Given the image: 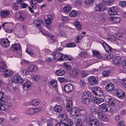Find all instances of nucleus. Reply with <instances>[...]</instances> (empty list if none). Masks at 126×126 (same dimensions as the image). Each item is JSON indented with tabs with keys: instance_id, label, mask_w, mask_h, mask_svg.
I'll use <instances>...</instances> for the list:
<instances>
[{
	"instance_id": "49530a36",
	"label": "nucleus",
	"mask_w": 126,
	"mask_h": 126,
	"mask_svg": "<svg viewBox=\"0 0 126 126\" xmlns=\"http://www.w3.org/2000/svg\"><path fill=\"white\" fill-rule=\"evenodd\" d=\"M50 84L54 87H56L57 86V81L54 80H52L50 82Z\"/></svg>"
},
{
	"instance_id": "ea45409f",
	"label": "nucleus",
	"mask_w": 126,
	"mask_h": 126,
	"mask_svg": "<svg viewBox=\"0 0 126 126\" xmlns=\"http://www.w3.org/2000/svg\"><path fill=\"white\" fill-rule=\"evenodd\" d=\"M104 100L103 99L100 98H97L95 100V102L97 104L99 105L103 102Z\"/></svg>"
},
{
	"instance_id": "5fc2aeb1",
	"label": "nucleus",
	"mask_w": 126,
	"mask_h": 126,
	"mask_svg": "<svg viewBox=\"0 0 126 126\" xmlns=\"http://www.w3.org/2000/svg\"><path fill=\"white\" fill-rule=\"evenodd\" d=\"M81 119L80 118H78L77 119V122L76 124V126H81L82 123L81 122Z\"/></svg>"
},
{
	"instance_id": "e2e57ef3",
	"label": "nucleus",
	"mask_w": 126,
	"mask_h": 126,
	"mask_svg": "<svg viewBox=\"0 0 126 126\" xmlns=\"http://www.w3.org/2000/svg\"><path fill=\"white\" fill-rule=\"evenodd\" d=\"M51 20L48 18L47 19H46L45 21V22L47 25H50L52 23Z\"/></svg>"
},
{
	"instance_id": "a211bd4d",
	"label": "nucleus",
	"mask_w": 126,
	"mask_h": 126,
	"mask_svg": "<svg viewBox=\"0 0 126 126\" xmlns=\"http://www.w3.org/2000/svg\"><path fill=\"white\" fill-rule=\"evenodd\" d=\"M28 71L31 72H35L37 70V67L33 64L29 65L28 66Z\"/></svg>"
},
{
	"instance_id": "4c0bfd02",
	"label": "nucleus",
	"mask_w": 126,
	"mask_h": 126,
	"mask_svg": "<svg viewBox=\"0 0 126 126\" xmlns=\"http://www.w3.org/2000/svg\"><path fill=\"white\" fill-rule=\"evenodd\" d=\"M91 95V93L89 92H87L84 93L82 94V98H89Z\"/></svg>"
},
{
	"instance_id": "6e6d98bb",
	"label": "nucleus",
	"mask_w": 126,
	"mask_h": 126,
	"mask_svg": "<svg viewBox=\"0 0 126 126\" xmlns=\"http://www.w3.org/2000/svg\"><path fill=\"white\" fill-rule=\"evenodd\" d=\"M12 8L14 10H17L19 8L18 6L16 3H13L12 5Z\"/></svg>"
},
{
	"instance_id": "bf43d9fd",
	"label": "nucleus",
	"mask_w": 126,
	"mask_h": 126,
	"mask_svg": "<svg viewBox=\"0 0 126 126\" xmlns=\"http://www.w3.org/2000/svg\"><path fill=\"white\" fill-rule=\"evenodd\" d=\"M75 4L77 6H79L81 5L82 2L80 0H77L75 2Z\"/></svg>"
},
{
	"instance_id": "6e6552de",
	"label": "nucleus",
	"mask_w": 126,
	"mask_h": 126,
	"mask_svg": "<svg viewBox=\"0 0 126 126\" xmlns=\"http://www.w3.org/2000/svg\"><path fill=\"white\" fill-rule=\"evenodd\" d=\"M34 25L38 28H41L44 25L42 20L40 19H37L34 20Z\"/></svg>"
},
{
	"instance_id": "9d476101",
	"label": "nucleus",
	"mask_w": 126,
	"mask_h": 126,
	"mask_svg": "<svg viewBox=\"0 0 126 126\" xmlns=\"http://www.w3.org/2000/svg\"><path fill=\"white\" fill-rule=\"evenodd\" d=\"M64 56V55L62 54V53L57 52L54 54V58L56 61H62L63 60Z\"/></svg>"
},
{
	"instance_id": "cd10ccee",
	"label": "nucleus",
	"mask_w": 126,
	"mask_h": 126,
	"mask_svg": "<svg viewBox=\"0 0 126 126\" xmlns=\"http://www.w3.org/2000/svg\"><path fill=\"white\" fill-rule=\"evenodd\" d=\"M98 62L96 61V59H92L89 61H87L86 63L87 65H86L87 67L89 66L90 65L92 64H93L97 62Z\"/></svg>"
},
{
	"instance_id": "a19ab883",
	"label": "nucleus",
	"mask_w": 126,
	"mask_h": 126,
	"mask_svg": "<svg viewBox=\"0 0 126 126\" xmlns=\"http://www.w3.org/2000/svg\"><path fill=\"white\" fill-rule=\"evenodd\" d=\"M97 92H95L96 94L95 95L98 96H101L104 94V92L103 90L100 88Z\"/></svg>"
},
{
	"instance_id": "aec40b11",
	"label": "nucleus",
	"mask_w": 126,
	"mask_h": 126,
	"mask_svg": "<svg viewBox=\"0 0 126 126\" xmlns=\"http://www.w3.org/2000/svg\"><path fill=\"white\" fill-rule=\"evenodd\" d=\"M21 47V46L19 44H16L13 45L11 47V49L13 51L19 50Z\"/></svg>"
},
{
	"instance_id": "c756f323",
	"label": "nucleus",
	"mask_w": 126,
	"mask_h": 126,
	"mask_svg": "<svg viewBox=\"0 0 126 126\" xmlns=\"http://www.w3.org/2000/svg\"><path fill=\"white\" fill-rule=\"evenodd\" d=\"M79 72V71L78 69H74L71 73V76H72V77L73 78L75 77L78 74Z\"/></svg>"
},
{
	"instance_id": "6ab92c4d",
	"label": "nucleus",
	"mask_w": 126,
	"mask_h": 126,
	"mask_svg": "<svg viewBox=\"0 0 126 126\" xmlns=\"http://www.w3.org/2000/svg\"><path fill=\"white\" fill-rule=\"evenodd\" d=\"M102 45L107 52H109L112 51V48L105 42L103 43Z\"/></svg>"
},
{
	"instance_id": "dca6fc26",
	"label": "nucleus",
	"mask_w": 126,
	"mask_h": 126,
	"mask_svg": "<svg viewBox=\"0 0 126 126\" xmlns=\"http://www.w3.org/2000/svg\"><path fill=\"white\" fill-rule=\"evenodd\" d=\"M10 14V12L8 10H1L0 12V16L2 18H5Z\"/></svg>"
},
{
	"instance_id": "3c124183",
	"label": "nucleus",
	"mask_w": 126,
	"mask_h": 126,
	"mask_svg": "<svg viewBox=\"0 0 126 126\" xmlns=\"http://www.w3.org/2000/svg\"><path fill=\"white\" fill-rule=\"evenodd\" d=\"M39 101L37 99H35L33 100L32 102V103L33 106H37L39 103Z\"/></svg>"
},
{
	"instance_id": "f257e3e1",
	"label": "nucleus",
	"mask_w": 126,
	"mask_h": 126,
	"mask_svg": "<svg viewBox=\"0 0 126 126\" xmlns=\"http://www.w3.org/2000/svg\"><path fill=\"white\" fill-rule=\"evenodd\" d=\"M26 52L32 57L36 56L40 53L39 49L37 48H34L33 50L31 48H27L26 49Z\"/></svg>"
},
{
	"instance_id": "79ce46f5",
	"label": "nucleus",
	"mask_w": 126,
	"mask_h": 126,
	"mask_svg": "<svg viewBox=\"0 0 126 126\" xmlns=\"http://www.w3.org/2000/svg\"><path fill=\"white\" fill-rule=\"evenodd\" d=\"M125 94L124 92L121 90H119V92L117 95L119 97H123L124 96Z\"/></svg>"
},
{
	"instance_id": "0eeeda50",
	"label": "nucleus",
	"mask_w": 126,
	"mask_h": 126,
	"mask_svg": "<svg viewBox=\"0 0 126 126\" xmlns=\"http://www.w3.org/2000/svg\"><path fill=\"white\" fill-rule=\"evenodd\" d=\"M10 42L8 39L6 38L2 39L0 41L1 45L5 47H7L9 46Z\"/></svg>"
},
{
	"instance_id": "f8f14e48",
	"label": "nucleus",
	"mask_w": 126,
	"mask_h": 126,
	"mask_svg": "<svg viewBox=\"0 0 126 126\" xmlns=\"http://www.w3.org/2000/svg\"><path fill=\"white\" fill-rule=\"evenodd\" d=\"M118 11L117 8L112 7L110 8L108 11V13L110 15H116L117 14Z\"/></svg>"
},
{
	"instance_id": "473e14b6",
	"label": "nucleus",
	"mask_w": 126,
	"mask_h": 126,
	"mask_svg": "<svg viewBox=\"0 0 126 126\" xmlns=\"http://www.w3.org/2000/svg\"><path fill=\"white\" fill-rule=\"evenodd\" d=\"M82 98L81 101L83 104L85 105H88L90 103L89 98L87 97L86 98Z\"/></svg>"
},
{
	"instance_id": "4468645a",
	"label": "nucleus",
	"mask_w": 126,
	"mask_h": 126,
	"mask_svg": "<svg viewBox=\"0 0 126 126\" xmlns=\"http://www.w3.org/2000/svg\"><path fill=\"white\" fill-rule=\"evenodd\" d=\"M73 24L78 31H80L81 30L82 28V25L78 19H76L73 22Z\"/></svg>"
},
{
	"instance_id": "1a4fd4ad",
	"label": "nucleus",
	"mask_w": 126,
	"mask_h": 126,
	"mask_svg": "<svg viewBox=\"0 0 126 126\" xmlns=\"http://www.w3.org/2000/svg\"><path fill=\"white\" fill-rule=\"evenodd\" d=\"M71 123V120L70 119L65 122L63 121L59 122L56 124L55 126H70Z\"/></svg>"
},
{
	"instance_id": "bb28decb",
	"label": "nucleus",
	"mask_w": 126,
	"mask_h": 126,
	"mask_svg": "<svg viewBox=\"0 0 126 126\" xmlns=\"http://www.w3.org/2000/svg\"><path fill=\"white\" fill-rule=\"evenodd\" d=\"M55 74L57 75L62 76L65 74V72L64 70L63 69H60L55 71Z\"/></svg>"
},
{
	"instance_id": "4d7b16f0",
	"label": "nucleus",
	"mask_w": 126,
	"mask_h": 126,
	"mask_svg": "<svg viewBox=\"0 0 126 126\" xmlns=\"http://www.w3.org/2000/svg\"><path fill=\"white\" fill-rule=\"evenodd\" d=\"M95 0H87L86 2L88 3L89 5L93 6L94 4V2Z\"/></svg>"
},
{
	"instance_id": "c9c22d12",
	"label": "nucleus",
	"mask_w": 126,
	"mask_h": 126,
	"mask_svg": "<svg viewBox=\"0 0 126 126\" xmlns=\"http://www.w3.org/2000/svg\"><path fill=\"white\" fill-rule=\"evenodd\" d=\"M54 110L57 112L60 113L62 110V108L59 105H56L54 108Z\"/></svg>"
},
{
	"instance_id": "7ed1b4c3",
	"label": "nucleus",
	"mask_w": 126,
	"mask_h": 126,
	"mask_svg": "<svg viewBox=\"0 0 126 126\" xmlns=\"http://www.w3.org/2000/svg\"><path fill=\"white\" fill-rule=\"evenodd\" d=\"M100 110L104 112H108L111 110L110 106L106 104H103L101 105L99 107Z\"/></svg>"
},
{
	"instance_id": "338daca9",
	"label": "nucleus",
	"mask_w": 126,
	"mask_h": 126,
	"mask_svg": "<svg viewBox=\"0 0 126 126\" xmlns=\"http://www.w3.org/2000/svg\"><path fill=\"white\" fill-rule=\"evenodd\" d=\"M119 5L121 7H124L126 5V1H121L119 3Z\"/></svg>"
},
{
	"instance_id": "2eb2a0df",
	"label": "nucleus",
	"mask_w": 126,
	"mask_h": 126,
	"mask_svg": "<svg viewBox=\"0 0 126 126\" xmlns=\"http://www.w3.org/2000/svg\"><path fill=\"white\" fill-rule=\"evenodd\" d=\"M105 9V7L102 3L96 5L95 7V10L97 12H102Z\"/></svg>"
},
{
	"instance_id": "72a5a7b5",
	"label": "nucleus",
	"mask_w": 126,
	"mask_h": 126,
	"mask_svg": "<svg viewBox=\"0 0 126 126\" xmlns=\"http://www.w3.org/2000/svg\"><path fill=\"white\" fill-rule=\"evenodd\" d=\"M110 20H111L112 22H114L118 23L120 20V18L119 17H110L109 18Z\"/></svg>"
},
{
	"instance_id": "a878e982",
	"label": "nucleus",
	"mask_w": 126,
	"mask_h": 126,
	"mask_svg": "<svg viewBox=\"0 0 126 126\" xmlns=\"http://www.w3.org/2000/svg\"><path fill=\"white\" fill-rule=\"evenodd\" d=\"M109 96H108L107 97L108 98L107 99V102L109 103V104L112 107L114 106L115 104V102L114 100L112 99L110 97L109 98Z\"/></svg>"
},
{
	"instance_id": "b1692460",
	"label": "nucleus",
	"mask_w": 126,
	"mask_h": 126,
	"mask_svg": "<svg viewBox=\"0 0 126 126\" xmlns=\"http://www.w3.org/2000/svg\"><path fill=\"white\" fill-rule=\"evenodd\" d=\"M114 88V86L112 83L108 84L106 87V89L107 91L109 92L112 91Z\"/></svg>"
},
{
	"instance_id": "0e129e2a",
	"label": "nucleus",
	"mask_w": 126,
	"mask_h": 126,
	"mask_svg": "<svg viewBox=\"0 0 126 126\" xmlns=\"http://www.w3.org/2000/svg\"><path fill=\"white\" fill-rule=\"evenodd\" d=\"M88 74L89 73L88 71H84L82 72L81 73V75L82 77H84L88 76Z\"/></svg>"
},
{
	"instance_id": "412c9836",
	"label": "nucleus",
	"mask_w": 126,
	"mask_h": 126,
	"mask_svg": "<svg viewBox=\"0 0 126 126\" xmlns=\"http://www.w3.org/2000/svg\"><path fill=\"white\" fill-rule=\"evenodd\" d=\"M93 54L94 56H96V58L99 59V60L97 62L100 61V60L102 58V56L101 55L99 52L98 51L96 50H94L92 51Z\"/></svg>"
},
{
	"instance_id": "f704fd0d",
	"label": "nucleus",
	"mask_w": 126,
	"mask_h": 126,
	"mask_svg": "<svg viewBox=\"0 0 126 126\" xmlns=\"http://www.w3.org/2000/svg\"><path fill=\"white\" fill-rule=\"evenodd\" d=\"M110 70H108L103 71L102 72L103 76L104 77H108L110 76Z\"/></svg>"
},
{
	"instance_id": "e433bc0d",
	"label": "nucleus",
	"mask_w": 126,
	"mask_h": 126,
	"mask_svg": "<svg viewBox=\"0 0 126 126\" xmlns=\"http://www.w3.org/2000/svg\"><path fill=\"white\" fill-rule=\"evenodd\" d=\"M50 51L48 49H45L42 50L40 53L41 55L45 56L49 53Z\"/></svg>"
},
{
	"instance_id": "13d9d810",
	"label": "nucleus",
	"mask_w": 126,
	"mask_h": 126,
	"mask_svg": "<svg viewBox=\"0 0 126 126\" xmlns=\"http://www.w3.org/2000/svg\"><path fill=\"white\" fill-rule=\"evenodd\" d=\"M27 71L26 70L24 69L20 71V74L23 76H26L27 75Z\"/></svg>"
},
{
	"instance_id": "393cba45",
	"label": "nucleus",
	"mask_w": 126,
	"mask_h": 126,
	"mask_svg": "<svg viewBox=\"0 0 126 126\" xmlns=\"http://www.w3.org/2000/svg\"><path fill=\"white\" fill-rule=\"evenodd\" d=\"M7 68L6 64L0 61V71L3 72L5 71Z\"/></svg>"
},
{
	"instance_id": "864d4df0",
	"label": "nucleus",
	"mask_w": 126,
	"mask_h": 126,
	"mask_svg": "<svg viewBox=\"0 0 126 126\" xmlns=\"http://www.w3.org/2000/svg\"><path fill=\"white\" fill-rule=\"evenodd\" d=\"M33 109L31 108L27 110L26 111V113L28 115H32L33 114Z\"/></svg>"
},
{
	"instance_id": "ddd939ff",
	"label": "nucleus",
	"mask_w": 126,
	"mask_h": 126,
	"mask_svg": "<svg viewBox=\"0 0 126 126\" xmlns=\"http://www.w3.org/2000/svg\"><path fill=\"white\" fill-rule=\"evenodd\" d=\"M89 80L91 84H97L98 83V80L94 76H91L89 77Z\"/></svg>"
},
{
	"instance_id": "4be33fe9",
	"label": "nucleus",
	"mask_w": 126,
	"mask_h": 126,
	"mask_svg": "<svg viewBox=\"0 0 126 126\" xmlns=\"http://www.w3.org/2000/svg\"><path fill=\"white\" fill-rule=\"evenodd\" d=\"M4 72V73L3 74V76L6 78L10 77L12 75L13 73L12 71L6 69L5 70V71Z\"/></svg>"
},
{
	"instance_id": "69168bd1",
	"label": "nucleus",
	"mask_w": 126,
	"mask_h": 126,
	"mask_svg": "<svg viewBox=\"0 0 126 126\" xmlns=\"http://www.w3.org/2000/svg\"><path fill=\"white\" fill-rule=\"evenodd\" d=\"M78 14V12L74 10H73L71 11V17H74L76 16Z\"/></svg>"
},
{
	"instance_id": "7c9ffc66",
	"label": "nucleus",
	"mask_w": 126,
	"mask_h": 126,
	"mask_svg": "<svg viewBox=\"0 0 126 126\" xmlns=\"http://www.w3.org/2000/svg\"><path fill=\"white\" fill-rule=\"evenodd\" d=\"M103 1L104 4L107 6H112L114 3L113 1L111 0H103Z\"/></svg>"
},
{
	"instance_id": "a18cd8bd",
	"label": "nucleus",
	"mask_w": 126,
	"mask_h": 126,
	"mask_svg": "<svg viewBox=\"0 0 126 126\" xmlns=\"http://www.w3.org/2000/svg\"><path fill=\"white\" fill-rule=\"evenodd\" d=\"M100 88L99 86H95L93 87L92 89V90L93 94L95 95L96 94L95 92H97L98 90Z\"/></svg>"
},
{
	"instance_id": "f03ea898",
	"label": "nucleus",
	"mask_w": 126,
	"mask_h": 126,
	"mask_svg": "<svg viewBox=\"0 0 126 126\" xmlns=\"http://www.w3.org/2000/svg\"><path fill=\"white\" fill-rule=\"evenodd\" d=\"M26 16V13L25 12H20L16 14V18L17 20L22 21L24 20Z\"/></svg>"
},
{
	"instance_id": "58836bf2",
	"label": "nucleus",
	"mask_w": 126,
	"mask_h": 126,
	"mask_svg": "<svg viewBox=\"0 0 126 126\" xmlns=\"http://www.w3.org/2000/svg\"><path fill=\"white\" fill-rule=\"evenodd\" d=\"M91 112L93 114H96L97 113V109L96 107L95 106H93L90 109Z\"/></svg>"
},
{
	"instance_id": "c03bdc74",
	"label": "nucleus",
	"mask_w": 126,
	"mask_h": 126,
	"mask_svg": "<svg viewBox=\"0 0 126 126\" xmlns=\"http://www.w3.org/2000/svg\"><path fill=\"white\" fill-rule=\"evenodd\" d=\"M32 79L33 80L36 82L38 81L39 79V77L37 75H34L31 76Z\"/></svg>"
},
{
	"instance_id": "603ef678",
	"label": "nucleus",
	"mask_w": 126,
	"mask_h": 126,
	"mask_svg": "<svg viewBox=\"0 0 126 126\" xmlns=\"http://www.w3.org/2000/svg\"><path fill=\"white\" fill-rule=\"evenodd\" d=\"M63 60L70 61L71 60V57L70 56L64 55V57L63 58Z\"/></svg>"
},
{
	"instance_id": "39448f33",
	"label": "nucleus",
	"mask_w": 126,
	"mask_h": 126,
	"mask_svg": "<svg viewBox=\"0 0 126 126\" xmlns=\"http://www.w3.org/2000/svg\"><path fill=\"white\" fill-rule=\"evenodd\" d=\"M79 109L76 107L71 109V117L73 119H75L78 117L79 115Z\"/></svg>"
},
{
	"instance_id": "8fccbe9b",
	"label": "nucleus",
	"mask_w": 126,
	"mask_h": 126,
	"mask_svg": "<svg viewBox=\"0 0 126 126\" xmlns=\"http://www.w3.org/2000/svg\"><path fill=\"white\" fill-rule=\"evenodd\" d=\"M79 55L83 57L86 58L88 56V54L86 52H81L79 54Z\"/></svg>"
},
{
	"instance_id": "f3484780",
	"label": "nucleus",
	"mask_w": 126,
	"mask_h": 126,
	"mask_svg": "<svg viewBox=\"0 0 126 126\" xmlns=\"http://www.w3.org/2000/svg\"><path fill=\"white\" fill-rule=\"evenodd\" d=\"M88 125L90 126H99V122L97 120L93 119L90 121Z\"/></svg>"
},
{
	"instance_id": "680f3d73",
	"label": "nucleus",
	"mask_w": 126,
	"mask_h": 126,
	"mask_svg": "<svg viewBox=\"0 0 126 126\" xmlns=\"http://www.w3.org/2000/svg\"><path fill=\"white\" fill-rule=\"evenodd\" d=\"M90 100L93 101V102L95 103V100H96L97 98L96 96H95L91 94V95L90 96Z\"/></svg>"
},
{
	"instance_id": "774afa93",
	"label": "nucleus",
	"mask_w": 126,
	"mask_h": 126,
	"mask_svg": "<svg viewBox=\"0 0 126 126\" xmlns=\"http://www.w3.org/2000/svg\"><path fill=\"white\" fill-rule=\"evenodd\" d=\"M63 64L65 68L68 70H69L70 69L71 67L70 65L67 64L66 63H64Z\"/></svg>"
},
{
	"instance_id": "2f4dec72",
	"label": "nucleus",
	"mask_w": 126,
	"mask_h": 126,
	"mask_svg": "<svg viewBox=\"0 0 126 126\" xmlns=\"http://www.w3.org/2000/svg\"><path fill=\"white\" fill-rule=\"evenodd\" d=\"M55 37L53 35H49L48 37V39L49 43H54L55 40Z\"/></svg>"
},
{
	"instance_id": "37998d69",
	"label": "nucleus",
	"mask_w": 126,
	"mask_h": 126,
	"mask_svg": "<svg viewBox=\"0 0 126 126\" xmlns=\"http://www.w3.org/2000/svg\"><path fill=\"white\" fill-rule=\"evenodd\" d=\"M71 105V101L70 100H68L67 102V104L66 107V109L67 111L68 112L70 111L71 110V108H70Z\"/></svg>"
},
{
	"instance_id": "de8ad7c7",
	"label": "nucleus",
	"mask_w": 126,
	"mask_h": 126,
	"mask_svg": "<svg viewBox=\"0 0 126 126\" xmlns=\"http://www.w3.org/2000/svg\"><path fill=\"white\" fill-rule=\"evenodd\" d=\"M71 10V7L70 5H68L64 7L63 9L64 11L66 13H68Z\"/></svg>"
},
{
	"instance_id": "09e8293b",
	"label": "nucleus",
	"mask_w": 126,
	"mask_h": 126,
	"mask_svg": "<svg viewBox=\"0 0 126 126\" xmlns=\"http://www.w3.org/2000/svg\"><path fill=\"white\" fill-rule=\"evenodd\" d=\"M36 1L35 0H31L30 2L31 5L33 9L36 8Z\"/></svg>"
},
{
	"instance_id": "9b49d317",
	"label": "nucleus",
	"mask_w": 126,
	"mask_h": 126,
	"mask_svg": "<svg viewBox=\"0 0 126 126\" xmlns=\"http://www.w3.org/2000/svg\"><path fill=\"white\" fill-rule=\"evenodd\" d=\"M97 116L98 118L100 120L106 121L108 120L107 116L101 112H99L97 113Z\"/></svg>"
},
{
	"instance_id": "052dcab7",
	"label": "nucleus",
	"mask_w": 126,
	"mask_h": 126,
	"mask_svg": "<svg viewBox=\"0 0 126 126\" xmlns=\"http://www.w3.org/2000/svg\"><path fill=\"white\" fill-rule=\"evenodd\" d=\"M7 106L5 105H0V110H4L7 109Z\"/></svg>"
},
{
	"instance_id": "5701e85b",
	"label": "nucleus",
	"mask_w": 126,
	"mask_h": 126,
	"mask_svg": "<svg viewBox=\"0 0 126 126\" xmlns=\"http://www.w3.org/2000/svg\"><path fill=\"white\" fill-rule=\"evenodd\" d=\"M121 62V58L120 57L117 56L114 59L113 62L114 64L116 65H118L120 64Z\"/></svg>"
},
{
	"instance_id": "20e7f679",
	"label": "nucleus",
	"mask_w": 126,
	"mask_h": 126,
	"mask_svg": "<svg viewBox=\"0 0 126 126\" xmlns=\"http://www.w3.org/2000/svg\"><path fill=\"white\" fill-rule=\"evenodd\" d=\"M12 82L14 83H20L23 81V79L20 77L19 75L16 74L12 77Z\"/></svg>"
},
{
	"instance_id": "c85d7f7f",
	"label": "nucleus",
	"mask_w": 126,
	"mask_h": 126,
	"mask_svg": "<svg viewBox=\"0 0 126 126\" xmlns=\"http://www.w3.org/2000/svg\"><path fill=\"white\" fill-rule=\"evenodd\" d=\"M71 84H68L66 85L64 87V91L67 93L70 92H71Z\"/></svg>"
},
{
	"instance_id": "423d86ee",
	"label": "nucleus",
	"mask_w": 126,
	"mask_h": 126,
	"mask_svg": "<svg viewBox=\"0 0 126 126\" xmlns=\"http://www.w3.org/2000/svg\"><path fill=\"white\" fill-rule=\"evenodd\" d=\"M21 83L24 89H29L31 85V83L30 81L28 79H23V81Z\"/></svg>"
}]
</instances>
